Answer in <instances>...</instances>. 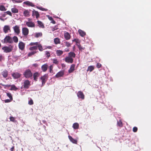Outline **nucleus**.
<instances>
[{"mask_svg": "<svg viewBox=\"0 0 151 151\" xmlns=\"http://www.w3.org/2000/svg\"><path fill=\"white\" fill-rule=\"evenodd\" d=\"M76 41V42L77 43V41L76 40V39H74L73 40V42Z\"/></svg>", "mask_w": 151, "mask_h": 151, "instance_id": "nucleus-61", "label": "nucleus"}, {"mask_svg": "<svg viewBox=\"0 0 151 151\" xmlns=\"http://www.w3.org/2000/svg\"><path fill=\"white\" fill-rule=\"evenodd\" d=\"M6 86L8 87L11 86V88L10 89V90H14L16 91L18 89V88L16 87L14 85H7Z\"/></svg>", "mask_w": 151, "mask_h": 151, "instance_id": "nucleus-20", "label": "nucleus"}, {"mask_svg": "<svg viewBox=\"0 0 151 151\" xmlns=\"http://www.w3.org/2000/svg\"><path fill=\"white\" fill-rule=\"evenodd\" d=\"M51 23H53V24H55V21H54V20H53V19H52V20H51Z\"/></svg>", "mask_w": 151, "mask_h": 151, "instance_id": "nucleus-55", "label": "nucleus"}, {"mask_svg": "<svg viewBox=\"0 0 151 151\" xmlns=\"http://www.w3.org/2000/svg\"><path fill=\"white\" fill-rule=\"evenodd\" d=\"M30 82L28 80H25L24 83V87L25 88H28L30 86Z\"/></svg>", "mask_w": 151, "mask_h": 151, "instance_id": "nucleus-9", "label": "nucleus"}, {"mask_svg": "<svg viewBox=\"0 0 151 151\" xmlns=\"http://www.w3.org/2000/svg\"><path fill=\"white\" fill-rule=\"evenodd\" d=\"M71 44L69 42H65V45L67 47H69L70 46Z\"/></svg>", "mask_w": 151, "mask_h": 151, "instance_id": "nucleus-46", "label": "nucleus"}, {"mask_svg": "<svg viewBox=\"0 0 151 151\" xmlns=\"http://www.w3.org/2000/svg\"><path fill=\"white\" fill-rule=\"evenodd\" d=\"M53 63L56 64H58V61L57 59H53Z\"/></svg>", "mask_w": 151, "mask_h": 151, "instance_id": "nucleus-41", "label": "nucleus"}, {"mask_svg": "<svg viewBox=\"0 0 151 151\" xmlns=\"http://www.w3.org/2000/svg\"><path fill=\"white\" fill-rule=\"evenodd\" d=\"M2 49L5 52H9L12 50L13 47L11 45H10L9 47L5 46L3 47Z\"/></svg>", "mask_w": 151, "mask_h": 151, "instance_id": "nucleus-3", "label": "nucleus"}, {"mask_svg": "<svg viewBox=\"0 0 151 151\" xmlns=\"http://www.w3.org/2000/svg\"><path fill=\"white\" fill-rule=\"evenodd\" d=\"M41 68L43 71H45L47 70V65L46 64L42 65L41 67Z\"/></svg>", "mask_w": 151, "mask_h": 151, "instance_id": "nucleus-23", "label": "nucleus"}, {"mask_svg": "<svg viewBox=\"0 0 151 151\" xmlns=\"http://www.w3.org/2000/svg\"><path fill=\"white\" fill-rule=\"evenodd\" d=\"M94 69V66L92 65L89 66L88 67L87 71H89L90 72L92 71Z\"/></svg>", "mask_w": 151, "mask_h": 151, "instance_id": "nucleus-30", "label": "nucleus"}, {"mask_svg": "<svg viewBox=\"0 0 151 151\" xmlns=\"http://www.w3.org/2000/svg\"><path fill=\"white\" fill-rule=\"evenodd\" d=\"M65 51H66V52H68V51H69V49H66V48L65 49Z\"/></svg>", "mask_w": 151, "mask_h": 151, "instance_id": "nucleus-58", "label": "nucleus"}, {"mask_svg": "<svg viewBox=\"0 0 151 151\" xmlns=\"http://www.w3.org/2000/svg\"><path fill=\"white\" fill-rule=\"evenodd\" d=\"M36 46L37 47H38L39 50L40 51H42V46L38 42L37 45Z\"/></svg>", "mask_w": 151, "mask_h": 151, "instance_id": "nucleus-34", "label": "nucleus"}, {"mask_svg": "<svg viewBox=\"0 0 151 151\" xmlns=\"http://www.w3.org/2000/svg\"><path fill=\"white\" fill-rule=\"evenodd\" d=\"M78 48H79V50H84L85 49V48L84 47H83L81 46L80 47H79Z\"/></svg>", "mask_w": 151, "mask_h": 151, "instance_id": "nucleus-54", "label": "nucleus"}, {"mask_svg": "<svg viewBox=\"0 0 151 151\" xmlns=\"http://www.w3.org/2000/svg\"><path fill=\"white\" fill-rule=\"evenodd\" d=\"M25 47V44L22 42H20L19 43V48L22 50H23Z\"/></svg>", "mask_w": 151, "mask_h": 151, "instance_id": "nucleus-14", "label": "nucleus"}, {"mask_svg": "<svg viewBox=\"0 0 151 151\" xmlns=\"http://www.w3.org/2000/svg\"><path fill=\"white\" fill-rule=\"evenodd\" d=\"M36 7L37 9H39L42 11H47V9L42 8V7H41L37 6Z\"/></svg>", "mask_w": 151, "mask_h": 151, "instance_id": "nucleus-39", "label": "nucleus"}, {"mask_svg": "<svg viewBox=\"0 0 151 151\" xmlns=\"http://www.w3.org/2000/svg\"><path fill=\"white\" fill-rule=\"evenodd\" d=\"M39 73H35L33 74L34 79L35 81H37V77L39 76Z\"/></svg>", "mask_w": 151, "mask_h": 151, "instance_id": "nucleus-28", "label": "nucleus"}, {"mask_svg": "<svg viewBox=\"0 0 151 151\" xmlns=\"http://www.w3.org/2000/svg\"><path fill=\"white\" fill-rule=\"evenodd\" d=\"M2 75L4 78H6L8 76V72L6 70H4L1 73Z\"/></svg>", "mask_w": 151, "mask_h": 151, "instance_id": "nucleus-21", "label": "nucleus"}, {"mask_svg": "<svg viewBox=\"0 0 151 151\" xmlns=\"http://www.w3.org/2000/svg\"><path fill=\"white\" fill-rule=\"evenodd\" d=\"M10 121L13 122H15V118L12 116H11L10 118Z\"/></svg>", "mask_w": 151, "mask_h": 151, "instance_id": "nucleus-42", "label": "nucleus"}, {"mask_svg": "<svg viewBox=\"0 0 151 151\" xmlns=\"http://www.w3.org/2000/svg\"><path fill=\"white\" fill-rule=\"evenodd\" d=\"M64 37L66 40H68L70 38V35L68 33L66 32L64 34Z\"/></svg>", "mask_w": 151, "mask_h": 151, "instance_id": "nucleus-25", "label": "nucleus"}, {"mask_svg": "<svg viewBox=\"0 0 151 151\" xmlns=\"http://www.w3.org/2000/svg\"><path fill=\"white\" fill-rule=\"evenodd\" d=\"M24 4L27 6H30L32 7H34L35 6V5L32 3L28 1H24Z\"/></svg>", "mask_w": 151, "mask_h": 151, "instance_id": "nucleus-19", "label": "nucleus"}, {"mask_svg": "<svg viewBox=\"0 0 151 151\" xmlns=\"http://www.w3.org/2000/svg\"><path fill=\"white\" fill-rule=\"evenodd\" d=\"M57 55L58 56H60L62 55L63 53V52L62 50H58L56 51Z\"/></svg>", "mask_w": 151, "mask_h": 151, "instance_id": "nucleus-29", "label": "nucleus"}, {"mask_svg": "<svg viewBox=\"0 0 151 151\" xmlns=\"http://www.w3.org/2000/svg\"><path fill=\"white\" fill-rule=\"evenodd\" d=\"M53 66L52 65H51L50 66V73L52 72V70Z\"/></svg>", "mask_w": 151, "mask_h": 151, "instance_id": "nucleus-48", "label": "nucleus"}, {"mask_svg": "<svg viewBox=\"0 0 151 151\" xmlns=\"http://www.w3.org/2000/svg\"><path fill=\"white\" fill-rule=\"evenodd\" d=\"M12 39L13 42L14 41L15 43H17L18 41V39L17 37L16 36H14L12 38Z\"/></svg>", "mask_w": 151, "mask_h": 151, "instance_id": "nucleus-32", "label": "nucleus"}, {"mask_svg": "<svg viewBox=\"0 0 151 151\" xmlns=\"http://www.w3.org/2000/svg\"><path fill=\"white\" fill-rule=\"evenodd\" d=\"M54 42L55 44H58L60 43V39L58 38H55L54 40Z\"/></svg>", "mask_w": 151, "mask_h": 151, "instance_id": "nucleus-31", "label": "nucleus"}, {"mask_svg": "<svg viewBox=\"0 0 151 151\" xmlns=\"http://www.w3.org/2000/svg\"><path fill=\"white\" fill-rule=\"evenodd\" d=\"M68 137L69 139L71 142L74 144H76L77 143V141L76 140L73 138L72 137H71L69 135Z\"/></svg>", "mask_w": 151, "mask_h": 151, "instance_id": "nucleus-17", "label": "nucleus"}, {"mask_svg": "<svg viewBox=\"0 0 151 151\" xmlns=\"http://www.w3.org/2000/svg\"><path fill=\"white\" fill-rule=\"evenodd\" d=\"M68 57L71 58H74L76 56V54L73 52H70L68 53Z\"/></svg>", "mask_w": 151, "mask_h": 151, "instance_id": "nucleus-27", "label": "nucleus"}, {"mask_svg": "<svg viewBox=\"0 0 151 151\" xmlns=\"http://www.w3.org/2000/svg\"><path fill=\"white\" fill-rule=\"evenodd\" d=\"M4 43H9L10 44L13 43L12 38L9 36H6L4 40Z\"/></svg>", "mask_w": 151, "mask_h": 151, "instance_id": "nucleus-2", "label": "nucleus"}, {"mask_svg": "<svg viewBox=\"0 0 151 151\" xmlns=\"http://www.w3.org/2000/svg\"><path fill=\"white\" fill-rule=\"evenodd\" d=\"M47 16L50 20H52L53 18L52 17H50L49 15H47Z\"/></svg>", "mask_w": 151, "mask_h": 151, "instance_id": "nucleus-50", "label": "nucleus"}, {"mask_svg": "<svg viewBox=\"0 0 151 151\" xmlns=\"http://www.w3.org/2000/svg\"><path fill=\"white\" fill-rule=\"evenodd\" d=\"M137 130V128L136 127H134L133 129V131L134 132H136Z\"/></svg>", "mask_w": 151, "mask_h": 151, "instance_id": "nucleus-47", "label": "nucleus"}, {"mask_svg": "<svg viewBox=\"0 0 151 151\" xmlns=\"http://www.w3.org/2000/svg\"><path fill=\"white\" fill-rule=\"evenodd\" d=\"M23 14L25 17H29L30 16L29 12L28 10L25 9L23 12Z\"/></svg>", "mask_w": 151, "mask_h": 151, "instance_id": "nucleus-18", "label": "nucleus"}, {"mask_svg": "<svg viewBox=\"0 0 151 151\" xmlns=\"http://www.w3.org/2000/svg\"><path fill=\"white\" fill-rule=\"evenodd\" d=\"M29 49L30 50H36L37 49V46H35L30 47Z\"/></svg>", "mask_w": 151, "mask_h": 151, "instance_id": "nucleus-37", "label": "nucleus"}, {"mask_svg": "<svg viewBox=\"0 0 151 151\" xmlns=\"http://www.w3.org/2000/svg\"><path fill=\"white\" fill-rule=\"evenodd\" d=\"M36 16V18L38 19L40 17V14L37 11L33 9L32 11V16L34 17Z\"/></svg>", "mask_w": 151, "mask_h": 151, "instance_id": "nucleus-11", "label": "nucleus"}, {"mask_svg": "<svg viewBox=\"0 0 151 151\" xmlns=\"http://www.w3.org/2000/svg\"><path fill=\"white\" fill-rule=\"evenodd\" d=\"M36 52H37L36 51H32V52L29 53L28 54V56H30L34 55V54L36 53Z\"/></svg>", "mask_w": 151, "mask_h": 151, "instance_id": "nucleus-40", "label": "nucleus"}, {"mask_svg": "<svg viewBox=\"0 0 151 151\" xmlns=\"http://www.w3.org/2000/svg\"><path fill=\"white\" fill-rule=\"evenodd\" d=\"M12 101V100H11L10 99H6L5 100V103H8V102H11Z\"/></svg>", "mask_w": 151, "mask_h": 151, "instance_id": "nucleus-51", "label": "nucleus"}, {"mask_svg": "<svg viewBox=\"0 0 151 151\" xmlns=\"http://www.w3.org/2000/svg\"><path fill=\"white\" fill-rule=\"evenodd\" d=\"M13 29L15 33L17 35H18L20 32V30L19 26L16 25L13 27Z\"/></svg>", "mask_w": 151, "mask_h": 151, "instance_id": "nucleus-7", "label": "nucleus"}, {"mask_svg": "<svg viewBox=\"0 0 151 151\" xmlns=\"http://www.w3.org/2000/svg\"><path fill=\"white\" fill-rule=\"evenodd\" d=\"M33 101L32 99L30 100L29 101L28 104L30 105H32L33 104Z\"/></svg>", "mask_w": 151, "mask_h": 151, "instance_id": "nucleus-49", "label": "nucleus"}, {"mask_svg": "<svg viewBox=\"0 0 151 151\" xmlns=\"http://www.w3.org/2000/svg\"><path fill=\"white\" fill-rule=\"evenodd\" d=\"M47 75L45 74L43 76L40 78V79L42 81V86H43L47 81Z\"/></svg>", "mask_w": 151, "mask_h": 151, "instance_id": "nucleus-4", "label": "nucleus"}, {"mask_svg": "<svg viewBox=\"0 0 151 151\" xmlns=\"http://www.w3.org/2000/svg\"><path fill=\"white\" fill-rule=\"evenodd\" d=\"M65 61L68 63H72L73 62V59L68 56L66 57L65 58Z\"/></svg>", "mask_w": 151, "mask_h": 151, "instance_id": "nucleus-12", "label": "nucleus"}, {"mask_svg": "<svg viewBox=\"0 0 151 151\" xmlns=\"http://www.w3.org/2000/svg\"><path fill=\"white\" fill-rule=\"evenodd\" d=\"M76 45H77V46L78 47V48H79V47H80V46H81L78 43H77V44H76Z\"/></svg>", "mask_w": 151, "mask_h": 151, "instance_id": "nucleus-57", "label": "nucleus"}, {"mask_svg": "<svg viewBox=\"0 0 151 151\" xmlns=\"http://www.w3.org/2000/svg\"><path fill=\"white\" fill-rule=\"evenodd\" d=\"M2 58V56H0V61L1 60Z\"/></svg>", "mask_w": 151, "mask_h": 151, "instance_id": "nucleus-62", "label": "nucleus"}, {"mask_svg": "<svg viewBox=\"0 0 151 151\" xmlns=\"http://www.w3.org/2000/svg\"><path fill=\"white\" fill-rule=\"evenodd\" d=\"M42 34L41 32L35 33V36L36 37H38L42 36Z\"/></svg>", "mask_w": 151, "mask_h": 151, "instance_id": "nucleus-35", "label": "nucleus"}, {"mask_svg": "<svg viewBox=\"0 0 151 151\" xmlns=\"http://www.w3.org/2000/svg\"><path fill=\"white\" fill-rule=\"evenodd\" d=\"M6 14H8L10 16H11L12 15V13L10 11H7L6 12Z\"/></svg>", "mask_w": 151, "mask_h": 151, "instance_id": "nucleus-53", "label": "nucleus"}, {"mask_svg": "<svg viewBox=\"0 0 151 151\" xmlns=\"http://www.w3.org/2000/svg\"><path fill=\"white\" fill-rule=\"evenodd\" d=\"M3 30L5 33H8L9 31H10V27L7 25L4 26L3 28Z\"/></svg>", "mask_w": 151, "mask_h": 151, "instance_id": "nucleus-8", "label": "nucleus"}, {"mask_svg": "<svg viewBox=\"0 0 151 151\" xmlns=\"http://www.w3.org/2000/svg\"><path fill=\"white\" fill-rule=\"evenodd\" d=\"M72 127L74 129H77L79 127V124L77 123H75L73 124Z\"/></svg>", "mask_w": 151, "mask_h": 151, "instance_id": "nucleus-22", "label": "nucleus"}, {"mask_svg": "<svg viewBox=\"0 0 151 151\" xmlns=\"http://www.w3.org/2000/svg\"><path fill=\"white\" fill-rule=\"evenodd\" d=\"M28 20L29 21H30V19H29V18H28Z\"/></svg>", "mask_w": 151, "mask_h": 151, "instance_id": "nucleus-64", "label": "nucleus"}, {"mask_svg": "<svg viewBox=\"0 0 151 151\" xmlns=\"http://www.w3.org/2000/svg\"><path fill=\"white\" fill-rule=\"evenodd\" d=\"M11 11L13 13H17L18 12V10L15 8H13L11 9Z\"/></svg>", "mask_w": 151, "mask_h": 151, "instance_id": "nucleus-33", "label": "nucleus"}, {"mask_svg": "<svg viewBox=\"0 0 151 151\" xmlns=\"http://www.w3.org/2000/svg\"><path fill=\"white\" fill-rule=\"evenodd\" d=\"M47 47L49 49H51L52 48V47L51 46H48Z\"/></svg>", "mask_w": 151, "mask_h": 151, "instance_id": "nucleus-60", "label": "nucleus"}, {"mask_svg": "<svg viewBox=\"0 0 151 151\" xmlns=\"http://www.w3.org/2000/svg\"><path fill=\"white\" fill-rule=\"evenodd\" d=\"M29 32L28 29L26 27H23L22 28V33L24 36H27Z\"/></svg>", "mask_w": 151, "mask_h": 151, "instance_id": "nucleus-5", "label": "nucleus"}, {"mask_svg": "<svg viewBox=\"0 0 151 151\" xmlns=\"http://www.w3.org/2000/svg\"><path fill=\"white\" fill-rule=\"evenodd\" d=\"M14 147H12L10 149V150H11V151H13L14 149Z\"/></svg>", "mask_w": 151, "mask_h": 151, "instance_id": "nucleus-59", "label": "nucleus"}, {"mask_svg": "<svg viewBox=\"0 0 151 151\" xmlns=\"http://www.w3.org/2000/svg\"><path fill=\"white\" fill-rule=\"evenodd\" d=\"M77 95L79 98L83 99L84 98V95L83 92L81 91H79L77 93Z\"/></svg>", "mask_w": 151, "mask_h": 151, "instance_id": "nucleus-10", "label": "nucleus"}, {"mask_svg": "<svg viewBox=\"0 0 151 151\" xmlns=\"http://www.w3.org/2000/svg\"><path fill=\"white\" fill-rule=\"evenodd\" d=\"M37 22L38 24V26L42 28H44V26L43 25V24L41 21H37Z\"/></svg>", "mask_w": 151, "mask_h": 151, "instance_id": "nucleus-26", "label": "nucleus"}, {"mask_svg": "<svg viewBox=\"0 0 151 151\" xmlns=\"http://www.w3.org/2000/svg\"><path fill=\"white\" fill-rule=\"evenodd\" d=\"M15 1L16 2H17V3H20L22 2V1L21 0H18V1Z\"/></svg>", "mask_w": 151, "mask_h": 151, "instance_id": "nucleus-56", "label": "nucleus"}, {"mask_svg": "<svg viewBox=\"0 0 151 151\" xmlns=\"http://www.w3.org/2000/svg\"><path fill=\"white\" fill-rule=\"evenodd\" d=\"M6 95L11 100H12L13 98L11 94L9 93H6Z\"/></svg>", "mask_w": 151, "mask_h": 151, "instance_id": "nucleus-38", "label": "nucleus"}, {"mask_svg": "<svg viewBox=\"0 0 151 151\" xmlns=\"http://www.w3.org/2000/svg\"><path fill=\"white\" fill-rule=\"evenodd\" d=\"M75 67V65L74 64H72L70 68L68 70V72L69 73H72L74 70V68Z\"/></svg>", "mask_w": 151, "mask_h": 151, "instance_id": "nucleus-16", "label": "nucleus"}, {"mask_svg": "<svg viewBox=\"0 0 151 151\" xmlns=\"http://www.w3.org/2000/svg\"><path fill=\"white\" fill-rule=\"evenodd\" d=\"M45 54L47 57H49L50 56V53L47 51L45 52Z\"/></svg>", "mask_w": 151, "mask_h": 151, "instance_id": "nucleus-45", "label": "nucleus"}, {"mask_svg": "<svg viewBox=\"0 0 151 151\" xmlns=\"http://www.w3.org/2000/svg\"><path fill=\"white\" fill-rule=\"evenodd\" d=\"M101 66V64L99 63H97L96 67L97 68H99Z\"/></svg>", "mask_w": 151, "mask_h": 151, "instance_id": "nucleus-52", "label": "nucleus"}, {"mask_svg": "<svg viewBox=\"0 0 151 151\" xmlns=\"http://www.w3.org/2000/svg\"><path fill=\"white\" fill-rule=\"evenodd\" d=\"M0 10L1 11H4L6 10V9L4 6L0 5Z\"/></svg>", "mask_w": 151, "mask_h": 151, "instance_id": "nucleus-36", "label": "nucleus"}, {"mask_svg": "<svg viewBox=\"0 0 151 151\" xmlns=\"http://www.w3.org/2000/svg\"><path fill=\"white\" fill-rule=\"evenodd\" d=\"M26 24L29 27L33 28L35 27V23L32 21L26 22Z\"/></svg>", "mask_w": 151, "mask_h": 151, "instance_id": "nucleus-6", "label": "nucleus"}, {"mask_svg": "<svg viewBox=\"0 0 151 151\" xmlns=\"http://www.w3.org/2000/svg\"><path fill=\"white\" fill-rule=\"evenodd\" d=\"M12 76L14 78L17 79L20 77L21 75L17 73H13L12 74Z\"/></svg>", "mask_w": 151, "mask_h": 151, "instance_id": "nucleus-15", "label": "nucleus"}, {"mask_svg": "<svg viewBox=\"0 0 151 151\" xmlns=\"http://www.w3.org/2000/svg\"><path fill=\"white\" fill-rule=\"evenodd\" d=\"M78 31L79 34L81 37H83L86 35L85 32L81 29H79Z\"/></svg>", "mask_w": 151, "mask_h": 151, "instance_id": "nucleus-24", "label": "nucleus"}, {"mask_svg": "<svg viewBox=\"0 0 151 151\" xmlns=\"http://www.w3.org/2000/svg\"><path fill=\"white\" fill-rule=\"evenodd\" d=\"M23 75L26 78H28L32 76V74L30 70L27 69L24 72Z\"/></svg>", "mask_w": 151, "mask_h": 151, "instance_id": "nucleus-1", "label": "nucleus"}, {"mask_svg": "<svg viewBox=\"0 0 151 151\" xmlns=\"http://www.w3.org/2000/svg\"><path fill=\"white\" fill-rule=\"evenodd\" d=\"M64 73L63 71H60L56 75L55 77L56 78H58L62 77L64 75Z\"/></svg>", "mask_w": 151, "mask_h": 151, "instance_id": "nucleus-13", "label": "nucleus"}, {"mask_svg": "<svg viewBox=\"0 0 151 151\" xmlns=\"http://www.w3.org/2000/svg\"><path fill=\"white\" fill-rule=\"evenodd\" d=\"M43 123H45V120H43Z\"/></svg>", "mask_w": 151, "mask_h": 151, "instance_id": "nucleus-63", "label": "nucleus"}, {"mask_svg": "<svg viewBox=\"0 0 151 151\" xmlns=\"http://www.w3.org/2000/svg\"><path fill=\"white\" fill-rule=\"evenodd\" d=\"M117 124L120 127H121L122 125V122L121 121L119 120L117 122Z\"/></svg>", "mask_w": 151, "mask_h": 151, "instance_id": "nucleus-44", "label": "nucleus"}, {"mask_svg": "<svg viewBox=\"0 0 151 151\" xmlns=\"http://www.w3.org/2000/svg\"><path fill=\"white\" fill-rule=\"evenodd\" d=\"M38 42H31L30 44L29 45L31 46L32 45H35L36 46L37 45Z\"/></svg>", "mask_w": 151, "mask_h": 151, "instance_id": "nucleus-43", "label": "nucleus"}]
</instances>
